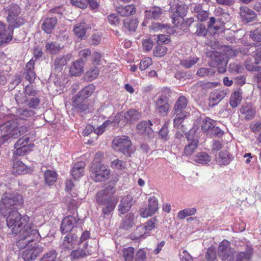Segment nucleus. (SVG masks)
<instances>
[{
  "instance_id": "680f3d73",
  "label": "nucleus",
  "mask_w": 261,
  "mask_h": 261,
  "mask_svg": "<svg viewBox=\"0 0 261 261\" xmlns=\"http://www.w3.org/2000/svg\"><path fill=\"white\" fill-rule=\"evenodd\" d=\"M167 48L166 47L162 45L156 46L153 50V54L156 57L164 56L167 53Z\"/></svg>"
},
{
  "instance_id": "ea45409f",
  "label": "nucleus",
  "mask_w": 261,
  "mask_h": 261,
  "mask_svg": "<svg viewBox=\"0 0 261 261\" xmlns=\"http://www.w3.org/2000/svg\"><path fill=\"white\" fill-rule=\"evenodd\" d=\"M94 90L95 86L93 84H89L85 87L75 96L87 100Z\"/></svg>"
},
{
  "instance_id": "37998d69",
  "label": "nucleus",
  "mask_w": 261,
  "mask_h": 261,
  "mask_svg": "<svg viewBox=\"0 0 261 261\" xmlns=\"http://www.w3.org/2000/svg\"><path fill=\"white\" fill-rule=\"evenodd\" d=\"M217 162L222 165H228L231 160L230 154L226 150H222L219 152V158H216Z\"/></svg>"
},
{
  "instance_id": "8fccbe9b",
  "label": "nucleus",
  "mask_w": 261,
  "mask_h": 261,
  "mask_svg": "<svg viewBox=\"0 0 261 261\" xmlns=\"http://www.w3.org/2000/svg\"><path fill=\"white\" fill-rule=\"evenodd\" d=\"M138 21L136 18L129 20L125 19L123 20L124 27L129 32H135L137 28Z\"/></svg>"
},
{
  "instance_id": "bb28decb",
  "label": "nucleus",
  "mask_w": 261,
  "mask_h": 261,
  "mask_svg": "<svg viewBox=\"0 0 261 261\" xmlns=\"http://www.w3.org/2000/svg\"><path fill=\"white\" fill-rule=\"evenodd\" d=\"M10 121L0 125V145L10 139Z\"/></svg>"
},
{
  "instance_id": "2f4dec72",
  "label": "nucleus",
  "mask_w": 261,
  "mask_h": 261,
  "mask_svg": "<svg viewBox=\"0 0 261 261\" xmlns=\"http://www.w3.org/2000/svg\"><path fill=\"white\" fill-rule=\"evenodd\" d=\"M85 167V163L84 162H79L74 165L71 174L75 179H78L83 176Z\"/></svg>"
},
{
  "instance_id": "a19ab883",
  "label": "nucleus",
  "mask_w": 261,
  "mask_h": 261,
  "mask_svg": "<svg viewBox=\"0 0 261 261\" xmlns=\"http://www.w3.org/2000/svg\"><path fill=\"white\" fill-rule=\"evenodd\" d=\"M193 158L194 162L203 165H206L211 161V156L206 152L198 153Z\"/></svg>"
},
{
  "instance_id": "c756f323",
  "label": "nucleus",
  "mask_w": 261,
  "mask_h": 261,
  "mask_svg": "<svg viewBox=\"0 0 261 261\" xmlns=\"http://www.w3.org/2000/svg\"><path fill=\"white\" fill-rule=\"evenodd\" d=\"M34 64L35 61L31 59L25 66V79L30 83L33 82L36 78V74L34 70Z\"/></svg>"
},
{
  "instance_id": "0e129e2a",
  "label": "nucleus",
  "mask_w": 261,
  "mask_h": 261,
  "mask_svg": "<svg viewBox=\"0 0 261 261\" xmlns=\"http://www.w3.org/2000/svg\"><path fill=\"white\" fill-rule=\"evenodd\" d=\"M134 249L129 247L123 251V256L125 261H133L134 258Z\"/></svg>"
},
{
  "instance_id": "f3484780",
  "label": "nucleus",
  "mask_w": 261,
  "mask_h": 261,
  "mask_svg": "<svg viewBox=\"0 0 261 261\" xmlns=\"http://www.w3.org/2000/svg\"><path fill=\"white\" fill-rule=\"evenodd\" d=\"M190 9L191 12L194 14V16L200 21H205L208 17V12L203 9L201 4H191Z\"/></svg>"
},
{
  "instance_id": "473e14b6",
  "label": "nucleus",
  "mask_w": 261,
  "mask_h": 261,
  "mask_svg": "<svg viewBox=\"0 0 261 261\" xmlns=\"http://www.w3.org/2000/svg\"><path fill=\"white\" fill-rule=\"evenodd\" d=\"M109 120L110 122L108 125L111 124L114 127H122L128 123L125 113L123 114L122 112L117 113L113 121Z\"/></svg>"
},
{
  "instance_id": "de8ad7c7",
  "label": "nucleus",
  "mask_w": 261,
  "mask_h": 261,
  "mask_svg": "<svg viewBox=\"0 0 261 261\" xmlns=\"http://www.w3.org/2000/svg\"><path fill=\"white\" fill-rule=\"evenodd\" d=\"M175 118L173 120L174 127L178 130H180L181 133H185L186 131L185 126L182 124L184 119L187 117H182L177 115H173Z\"/></svg>"
},
{
  "instance_id": "f257e3e1",
  "label": "nucleus",
  "mask_w": 261,
  "mask_h": 261,
  "mask_svg": "<svg viewBox=\"0 0 261 261\" xmlns=\"http://www.w3.org/2000/svg\"><path fill=\"white\" fill-rule=\"evenodd\" d=\"M4 216L6 218L8 226L12 228V232L13 234L20 233L19 240L17 242V245L20 249L24 247L29 242H32L39 238V232L29 222V216H21L17 211Z\"/></svg>"
},
{
  "instance_id": "6e6d98bb",
  "label": "nucleus",
  "mask_w": 261,
  "mask_h": 261,
  "mask_svg": "<svg viewBox=\"0 0 261 261\" xmlns=\"http://www.w3.org/2000/svg\"><path fill=\"white\" fill-rule=\"evenodd\" d=\"M99 70L98 67L94 66L87 71L85 77L88 81L95 79L99 74Z\"/></svg>"
},
{
  "instance_id": "3c124183",
  "label": "nucleus",
  "mask_w": 261,
  "mask_h": 261,
  "mask_svg": "<svg viewBox=\"0 0 261 261\" xmlns=\"http://www.w3.org/2000/svg\"><path fill=\"white\" fill-rule=\"evenodd\" d=\"M252 254V248L247 247L245 252H240L237 254L236 261H247L250 259Z\"/></svg>"
},
{
  "instance_id": "aec40b11",
  "label": "nucleus",
  "mask_w": 261,
  "mask_h": 261,
  "mask_svg": "<svg viewBox=\"0 0 261 261\" xmlns=\"http://www.w3.org/2000/svg\"><path fill=\"white\" fill-rule=\"evenodd\" d=\"M164 11L159 7L154 6L149 8L145 11V22L149 20H157L163 14Z\"/></svg>"
},
{
  "instance_id": "39448f33",
  "label": "nucleus",
  "mask_w": 261,
  "mask_h": 261,
  "mask_svg": "<svg viewBox=\"0 0 261 261\" xmlns=\"http://www.w3.org/2000/svg\"><path fill=\"white\" fill-rule=\"evenodd\" d=\"M4 11L5 14L7 15V20L10 27L16 28L24 23V20L18 17L20 13V9L18 5H10L4 9Z\"/></svg>"
},
{
  "instance_id": "a18cd8bd",
  "label": "nucleus",
  "mask_w": 261,
  "mask_h": 261,
  "mask_svg": "<svg viewBox=\"0 0 261 261\" xmlns=\"http://www.w3.org/2000/svg\"><path fill=\"white\" fill-rule=\"evenodd\" d=\"M156 219L152 218L147 222H146L144 226H140L137 228L135 231V233L137 234L141 230H145L146 231H150L155 228V224L156 222Z\"/></svg>"
},
{
  "instance_id": "09e8293b",
  "label": "nucleus",
  "mask_w": 261,
  "mask_h": 261,
  "mask_svg": "<svg viewBox=\"0 0 261 261\" xmlns=\"http://www.w3.org/2000/svg\"><path fill=\"white\" fill-rule=\"evenodd\" d=\"M198 145L197 140H193L190 143L186 145L184 149V153L186 156H189L193 154L196 149Z\"/></svg>"
},
{
  "instance_id": "e433bc0d",
  "label": "nucleus",
  "mask_w": 261,
  "mask_h": 261,
  "mask_svg": "<svg viewBox=\"0 0 261 261\" xmlns=\"http://www.w3.org/2000/svg\"><path fill=\"white\" fill-rule=\"evenodd\" d=\"M125 115L126 117L128 123H134L140 119L142 117L141 113L134 109H129L125 113Z\"/></svg>"
},
{
  "instance_id": "b1692460",
  "label": "nucleus",
  "mask_w": 261,
  "mask_h": 261,
  "mask_svg": "<svg viewBox=\"0 0 261 261\" xmlns=\"http://www.w3.org/2000/svg\"><path fill=\"white\" fill-rule=\"evenodd\" d=\"M58 19L56 17H47L41 24V29L47 34H50L57 24Z\"/></svg>"
},
{
  "instance_id": "423d86ee",
  "label": "nucleus",
  "mask_w": 261,
  "mask_h": 261,
  "mask_svg": "<svg viewBox=\"0 0 261 261\" xmlns=\"http://www.w3.org/2000/svg\"><path fill=\"white\" fill-rule=\"evenodd\" d=\"M90 172L91 177L96 182L105 181L110 174V170L101 165L99 161L91 164Z\"/></svg>"
},
{
  "instance_id": "5fc2aeb1",
  "label": "nucleus",
  "mask_w": 261,
  "mask_h": 261,
  "mask_svg": "<svg viewBox=\"0 0 261 261\" xmlns=\"http://www.w3.org/2000/svg\"><path fill=\"white\" fill-rule=\"evenodd\" d=\"M45 182L48 185H53L57 179V174L51 170H47L44 173Z\"/></svg>"
},
{
  "instance_id": "1a4fd4ad",
  "label": "nucleus",
  "mask_w": 261,
  "mask_h": 261,
  "mask_svg": "<svg viewBox=\"0 0 261 261\" xmlns=\"http://www.w3.org/2000/svg\"><path fill=\"white\" fill-rule=\"evenodd\" d=\"M80 219L77 220L76 218L72 216H67L65 217L62 220L61 225V231L62 233H65L68 232H72L73 230H75V232L77 234L79 228L81 226H77Z\"/></svg>"
},
{
  "instance_id": "a878e982",
  "label": "nucleus",
  "mask_w": 261,
  "mask_h": 261,
  "mask_svg": "<svg viewBox=\"0 0 261 261\" xmlns=\"http://www.w3.org/2000/svg\"><path fill=\"white\" fill-rule=\"evenodd\" d=\"M133 197L130 195H127L123 197L121 200L119 205L118 211L121 214H124L127 212L132 206L134 204Z\"/></svg>"
},
{
  "instance_id": "c85d7f7f",
  "label": "nucleus",
  "mask_w": 261,
  "mask_h": 261,
  "mask_svg": "<svg viewBox=\"0 0 261 261\" xmlns=\"http://www.w3.org/2000/svg\"><path fill=\"white\" fill-rule=\"evenodd\" d=\"M84 61L82 59H80L73 62L71 67L70 68V73L73 76L80 75L84 71Z\"/></svg>"
},
{
  "instance_id": "338daca9",
  "label": "nucleus",
  "mask_w": 261,
  "mask_h": 261,
  "mask_svg": "<svg viewBox=\"0 0 261 261\" xmlns=\"http://www.w3.org/2000/svg\"><path fill=\"white\" fill-rule=\"evenodd\" d=\"M24 93L25 96H35L38 93V91L34 89L32 85H27L25 87Z\"/></svg>"
},
{
  "instance_id": "c03bdc74",
  "label": "nucleus",
  "mask_w": 261,
  "mask_h": 261,
  "mask_svg": "<svg viewBox=\"0 0 261 261\" xmlns=\"http://www.w3.org/2000/svg\"><path fill=\"white\" fill-rule=\"evenodd\" d=\"M216 125V122L215 120L210 118H206L202 120L201 129L205 132H207V135L210 132Z\"/></svg>"
},
{
  "instance_id": "393cba45",
  "label": "nucleus",
  "mask_w": 261,
  "mask_h": 261,
  "mask_svg": "<svg viewBox=\"0 0 261 261\" xmlns=\"http://www.w3.org/2000/svg\"><path fill=\"white\" fill-rule=\"evenodd\" d=\"M72 106L74 109L79 112H84L88 109V101L77 96H73L72 98Z\"/></svg>"
},
{
  "instance_id": "6e6552de",
  "label": "nucleus",
  "mask_w": 261,
  "mask_h": 261,
  "mask_svg": "<svg viewBox=\"0 0 261 261\" xmlns=\"http://www.w3.org/2000/svg\"><path fill=\"white\" fill-rule=\"evenodd\" d=\"M82 228H79L78 233L76 234L73 230L72 232L68 233L63 239L62 244L60 247L62 250L65 251L66 250H71L75 244L78 243V239L81 234Z\"/></svg>"
},
{
  "instance_id": "f704fd0d",
  "label": "nucleus",
  "mask_w": 261,
  "mask_h": 261,
  "mask_svg": "<svg viewBox=\"0 0 261 261\" xmlns=\"http://www.w3.org/2000/svg\"><path fill=\"white\" fill-rule=\"evenodd\" d=\"M28 172L27 166L20 161H17L13 163L12 173L15 175L24 174Z\"/></svg>"
},
{
  "instance_id": "bf43d9fd",
  "label": "nucleus",
  "mask_w": 261,
  "mask_h": 261,
  "mask_svg": "<svg viewBox=\"0 0 261 261\" xmlns=\"http://www.w3.org/2000/svg\"><path fill=\"white\" fill-rule=\"evenodd\" d=\"M199 58L196 57H190L187 59L180 61V65L185 68H189L196 64L198 61Z\"/></svg>"
},
{
  "instance_id": "7c9ffc66",
  "label": "nucleus",
  "mask_w": 261,
  "mask_h": 261,
  "mask_svg": "<svg viewBox=\"0 0 261 261\" xmlns=\"http://www.w3.org/2000/svg\"><path fill=\"white\" fill-rule=\"evenodd\" d=\"M110 122V120H107L100 126L96 128H95L91 125L87 126L83 131V135L85 136H88L92 133L93 131L94 132V134L97 135H101L103 133L106 127L108 125Z\"/></svg>"
},
{
  "instance_id": "0eeeda50",
  "label": "nucleus",
  "mask_w": 261,
  "mask_h": 261,
  "mask_svg": "<svg viewBox=\"0 0 261 261\" xmlns=\"http://www.w3.org/2000/svg\"><path fill=\"white\" fill-rule=\"evenodd\" d=\"M206 55L211 59L210 66L217 67L218 72L221 73L226 71L227 63L224 55L217 51H208Z\"/></svg>"
},
{
  "instance_id": "c9c22d12",
  "label": "nucleus",
  "mask_w": 261,
  "mask_h": 261,
  "mask_svg": "<svg viewBox=\"0 0 261 261\" xmlns=\"http://www.w3.org/2000/svg\"><path fill=\"white\" fill-rule=\"evenodd\" d=\"M88 28V25L85 22H80L74 25L73 32L77 37L83 39L85 36Z\"/></svg>"
},
{
  "instance_id": "4d7b16f0",
  "label": "nucleus",
  "mask_w": 261,
  "mask_h": 261,
  "mask_svg": "<svg viewBox=\"0 0 261 261\" xmlns=\"http://www.w3.org/2000/svg\"><path fill=\"white\" fill-rule=\"evenodd\" d=\"M196 211V209L194 207L185 208L178 212L177 217L179 219H184L187 216L194 215Z\"/></svg>"
},
{
  "instance_id": "79ce46f5",
  "label": "nucleus",
  "mask_w": 261,
  "mask_h": 261,
  "mask_svg": "<svg viewBox=\"0 0 261 261\" xmlns=\"http://www.w3.org/2000/svg\"><path fill=\"white\" fill-rule=\"evenodd\" d=\"M242 94L240 89L235 91L231 95L229 104L233 108H236L241 102L242 100Z\"/></svg>"
},
{
  "instance_id": "49530a36",
  "label": "nucleus",
  "mask_w": 261,
  "mask_h": 261,
  "mask_svg": "<svg viewBox=\"0 0 261 261\" xmlns=\"http://www.w3.org/2000/svg\"><path fill=\"white\" fill-rule=\"evenodd\" d=\"M35 112L34 111L27 109H19L16 111L15 114L17 117L21 119H27L29 117L34 116Z\"/></svg>"
},
{
  "instance_id": "72a5a7b5",
  "label": "nucleus",
  "mask_w": 261,
  "mask_h": 261,
  "mask_svg": "<svg viewBox=\"0 0 261 261\" xmlns=\"http://www.w3.org/2000/svg\"><path fill=\"white\" fill-rule=\"evenodd\" d=\"M35 137V133L31 132L22 138H19L14 144V147H30L28 143L31 141V139L34 138Z\"/></svg>"
},
{
  "instance_id": "9d476101",
  "label": "nucleus",
  "mask_w": 261,
  "mask_h": 261,
  "mask_svg": "<svg viewBox=\"0 0 261 261\" xmlns=\"http://www.w3.org/2000/svg\"><path fill=\"white\" fill-rule=\"evenodd\" d=\"M218 253L223 261H232V259L234 256L230 248V243L225 240L220 244L218 248Z\"/></svg>"
},
{
  "instance_id": "4c0bfd02",
  "label": "nucleus",
  "mask_w": 261,
  "mask_h": 261,
  "mask_svg": "<svg viewBox=\"0 0 261 261\" xmlns=\"http://www.w3.org/2000/svg\"><path fill=\"white\" fill-rule=\"evenodd\" d=\"M118 13L122 16H128L136 13V8L133 5H129L124 7L120 6L117 8Z\"/></svg>"
},
{
  "instance_id": "dca6fc26",
  "label": "nucleus",
  "mask_w": 261,
  "mask_h": 261,
  "mask_svg": "<svg viewBox=\"0 0 261 261\" xmlns=\"http://www.w3.org/2000/svg\"><path fill=\"white\" fill-rule=\"evenodd\" d=\"M187 99L184 96H180L175 103L172 110L173 115L187 117L188 113L186 111L187 106Z\"/></svg>"
},
{
  "instance_id": "13d9d810",
  "label": "nucleus",
  "mask_w": 261,
  "mask_h": 261,
  "mask_svg": "<svg viewBox=\"0 0 261 261\" xmlns=\"http://www.w3.org/2000/svg\"><path fill=\"white\" fill-rule=\"evenodd\" d=\"M46 50L51 54H57L61 49V47L56 42L47 43L45 45Z\"/></svg>"
},
{
  "instance_id": "f8f14e48",
  "label": "nucleus",
  "mask_w": 261,
  "mask_h": 261,
  "mask_svg": "<svg viewBox=\"0 0 261 261\" xmlns=\"http://www.w3.org/2000/svg\"><path fill=\"white\" fill-rule=\"evenodd\" d=\"M171 108L168 98L165 95L160 96L155 102V112L161 116L165 117L168 115Z\"/></svg>"
},
{
  "instance_id": "ddd939ff",
  "label": "nucleus",
  "mask_w": 261,
  "mask_h": 261,
  "mask_svg": "<svg viewBox=\"0 0 261 261\" xmlns=\"http://www.w3.org/2000/svg\"><path fill=\"white\" fill-rule=\"evenodd\" d=\"M30 243H27L24 248L27 246L28 248L22 252V257L25 261L35 259L43 251V248L38 245L35 244L30 248L29 245Z\"/></svg>"
},
{
  "instance_id": "a211bd4d",
  "label": "nucleus",
  "mask_w": 261,
  "mask_h": 261,
  "mask_svg": "<svg viewBox=\"0 0 261 261\" xmlns=\"http://www.w3.org/2000/svg\"><path fill=\"white\" fill-rule=\"evenodd\" d=\"M12 27H7L0 21V43H7L11 41L13 37V30Z\"/></svg>"
},
{
  "instance_id": "e2e57ef3",
  "label": "nucleus",
  "mask_w": 261,
  "mask_h": 261,
  "mask_svg": "<svg viewBox=\"0 0 261 261\" xmlns=\"http://www.w3.org/2000/svg\"><path fill=\"white\" fill-rule=\"evenodd\" d=\"M196 29L195 34L198 36H205L207 34V31L204 24L197 23Z\"/></svg>"
},
{
  "instance_id": "864d4df0",
  "label": "nucleus",
  "mask_w": 261,
  "mask_h": 261,
  "mask_svg": "<svg viewBox=\"0 0 261 261\" xmlns=\"http://www.w3.org/2000/svg\"><path fill=\"white\" fill-rule=\"evenodd\" d=\"M57 255L56 250H51L44 254L40 261H60Z\"/></svg>"
},
{
  "instance_id": "4be33fe9",
  "label": "nucleus",
  "mask_w": 261,
  "mask_h": 261,
  "mask_svg": "<svg viewBox=\"0 0 261 261\" xmlns=\"http://www.w3.org/2000/svg\"><path fill=\"white\" fill-rule=\"evenodd\" d=\"M72 58V56L70 54H67L62 56H59L56 58L54 61V70L57 72H61L63 67L66 65L68 62L70 61Z\"/></svg>"
},
{
  "instance_id": "052dcab7",
  "label": "nucleus",
  "mask_w": 261,
  "mask_h": 261,
  "mask_svg": "<svg viewBox=\"0 0 261 261\" xmlns=\"http://www.w3.org/2000/svg\"><path fill=\"white\" fill-rule=\"evenodd\" d=\"M215 73V70L211 68L202 67L199 68L196 74L200 77L210 76L213 75Z\"/></svg>"
},
{
  "instance_id": "774afa93",
  "label": "nucleus",
  "mask_w": 261,
  "mask_h": 261,
  "mask_svg": "<svg viewBox=\"0 0 261 261\" xmlns=\"http://www.w3.org/2000/svg\"><path fill=\"white\" fill-rule=\"evenodd\" d=\"M250 37L257 42L261 41V29H257L253 31L250 32Z\"/></svg>"
},
{
  "instance_id": "9b49d317",
  "label": "nucleus",
  "mask_w": 261,
  "mask_h": 261,
  "mask_svg": "<svg viewBox=\"0 0 261 261\" xmlns=\"http://www.w3.org/2000/svg\"><path fill=\"white\" fill-rule=\"evenodd\" d=\"M173 14L171 15L172 22L175 25H178L180 22H182L183 17L186 15V9L184 6L177 5L175 7L173 5L170 8Z\"/></svg>"
},
{
  "instance_id": "f03ea898",
  "label": "nucleus",
  "mask_w": 261,
  "mask_h": 261,
  "mask_svg": "<svg viewBox=\"0 0 261 261\" xmlns=\"http://www.w3.org/2000/svg\"><path fill=\"white\" fill-rule=\"evenodd\" d=\"M115 186L114 181H110L104 190L97 193L96 201L101 207L102 213L105 215H109L114 210L118 200L117 197L112 199L115 192Z\"/></svg>"
},
{
  "instance_id": "58836bf2",
  "label": "nucleus",
  "mask_w": 261,
  "mask_h": 261,
  "mask_svg": "<svg viewBox=\"0 0 261 261\" xmlns=\"http://www.w3.org/2000/svg\"><path fill=\"white\" fill-rule=\"evenodd\" d=\"M134 225V215L132 213L128 214L123 219L120 227L125 230L130 229Z\"/></svg>"
},
{
  "instance_id": "6ab92c4d",
  "label": "nucleus",
  "mask_w": 261,
  "mask_h": 261,
  "mask_svg": "<svg viewBox=\"0 0 261 261\" xmlns=\"http://www.w3.org/2000/svg\"><path fill=\"white\" fill-rule=\"evenodd\" d=\"M229 93L227 89L216 90L212 92L209 96V105L213 107L217 105Z\"/></svg>"
},
{
  "instance_id": "2eb2a0df",
  "label": "nucleus",
  "mask_w": 261,
  "mask_h": 261,
  "mask_svg": "<svg viewBox=\"0 0 261 261\" xmlns=\"http://www.w3.org/2000/svg\"><path fill=\"white\" fill-rule=\"evenodd\" d=\"M158 210V201L155 197H150L148 199V207L142 208L140 211V215L144 218L152 216Z\"/></svg>"
},
{
  "instance_id": "7ed1b4c3",
  "label": "nucleus",
  "mask_w": 261,
  "mask_h": 261,
  "mask_svg": "<svg viewBox=\"0 0 261 261\" xmlns=\"http://www.w3.org/2000/svg\"><path fill=\"white\" fill-rule=\"evenodd\" d=\"M23 203L22 195L16 194H4L0 202V213L3 216H7Z\"/></svg>"
},
{
  "instance_id": "5701e85b",
  "label": "nucleus",
  "mask_w": 261,
  "mask_h": 261,
  "mask_svg": "<svg viewBox=\"0 0 261 261\" xmlns=\"http://www.w3.org/2000/svg\"><path fill=\"white\" fill-rule=\"evenodd\" d=\"M240 112L246 120L252 119L256 114L255 108L251 103L243 105L240 109Z\"/></svg>"
},
{
  "instance_id": "412c9836",
  "label": "nucleus",
  "mask_w": 261,
  "mask_h": 261,
  "mask_svg": "<svg viewBox=\"0 0 261 261\" xmlns=\"http://www.w3.org/2000/svg\"><path fill=\"white\" fill-rule=\"evenodd\" d=\"M10 138L17 139L24 135L27 131V127L25 126H18L15 121H10Z\"/></svg>"
},
{
  "instance_id": "603ef678",
  "label": "nucleus",
  "mask_w": 261,
  "mask_h": 261,
  "mask_svg": "<svg viewBox=\"0 0 261 261\" xmlns=\"http://www.w3.org/2000/svg\"><path fill=\"white\" fill-rule=\"evenodd\" d=\"M90 251L89 249L85 248L84 250L83 249H79L72 251L70 254V256L74 259H77L90 255Z\"/></svg>"
},
{
  "instance_id": "cd10ccee",
  "label": "nucleus",
  "mask_w": 261,
  "mask_h": 261,
  "mask_svg": "<svg viewBox=\"0 0 261 261\" xmlns=\"http://www.w3.org/2000/svg\"><path fill=\"white\" fill-rule=\"evenodd\" d=\"M240 14L241 18L247 22L252 21L256 18L255 13L245 6H242L240 8Z\"/></svg>"
},
{
  "instance_id": "20e7f679",
  "label": "nucleus",
  "mask_w": 261,
  "mask_h": 261,
  "mask_svg": "<svg viewBox=\"0 0 261 261\" xmlns=\"http://www.w3.org/2000/svg\"><path fill=\"white\" fill-rule=\"evenodd\" d=\"M114 149L121 152L124 155L130 156L136 151L135 146H133L130 139L126 136H118L112 141Z\"/></svg>"
},
{
  "instance_id": "4468645a",
  "label": "nucleus",
  "mask_w": 261,
  "mask_h": 261,
  "mask_svg": "<svg viewBox=\"0 0 261 261\" xmlns=\"http://www.w3.org/2000/svg\"><path fill=\"white\" fill-rule=\"evenodd\" d=\"M152 125L151 121H140L136 126L137 133L144 138H151L154 136V132L150 127Z\"/></svg>"
},
{
  "instance_id": "69168bd1",
  "label": "nucleus",
  "mask_w": 261,
  "mask_h": 261,
  "mask_svg": "<svg viewBox=\"0 0 261 261\" xmlns=\"http://www.w3.org/2000/svg\"><path fill=\"white\" fill-rule=\"evenodd\" d=\"M152 59L150 58H144L140 62L139 69L141 70H144L152 64Z\"/></svg>"
}]
</instances>
